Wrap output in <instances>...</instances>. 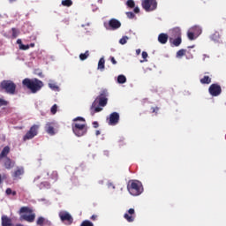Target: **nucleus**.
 <instances>
[{"label":"nucleus","instance_id":"1","mask_svg":"<svg viewBox=\"0 0 226 226\" xmlns=\"http://www.w3.org/2000/svg\"><path fill=\"white\" fill-rule=\"evenodd\" d=\"M109 96V91L107 89H102L98 95V97L94 100V102L92 103V106L90 108L91 110V116H94L96 112H102L103 110L102 108L100 107H105L109 102V99L107 98ZM99 106L96 107V105Z\"/></svg>","mask_w":226,"mask_h":226},{"label":"nucleus","instance_id":"2","mask_svg":"<svg viewBox=\"0 0 226 226\" xmlns=\"http://www.w3.org/2000/svg\"><path fill=\"white\" fill-rule=\"evenodd\" d=\"M22 86L23 87H26V89H28L33 94H36L38 91H41L44 84L43 81L36 78H26L22 80Z\"/></svg>","mask_w":226,"mask_h":226},{"label":"nucleus","instance_id":"3","mask_svg":"<svg viewBox=\"0 0 226 226\" xmlns=\"http://www.w3.org/2000/svg\"><path fill=\"white\" fill-rule=\"evenodd\" d=\"M127 190L131 195L137 197L140 195L142 192H144V188L142 187V184L137 180H132L127 185Z\"/></svg>","mask_w":226,"mask_h":226},{"label":"nucleus","instance_id":"4","mask_svg":"<svg viewBox=\"0 0 226 226\" xmlns=\"http://www.w3.org/2000/svg\"><path fill=\"white\" fill-rule=\"evenodd\" d=\"M0 86L7 94H15L17 91V85L11 80H4L1 82Z\"/></svg>","mask_w":226,"mask_h":226},{"label":"nucleus","instance_id":"5","mask_svg":"<svg viewBox=\"0 0 226 226\" xmlns=\"http://www.w3.org/2000/svg\"><path fill=\"white\" fill-rule=\"evenodd\" d=\"M72 132L76 137H84L87 133V124H72Z\"/></svg>","mask_w":226,"mask_h":226},{"label":"nucleus","instance_id":"6","mask_svg":"<svg viewBox=\"0 0 226 226\" xmlns=\"http://www.w3.org/2000/svg\"><path fill=\"white\" fill-rule=\"evenodd\" d=\"M141 6L145 11H154L158 8V2L156 0H143Z\"/></svg>","mask_w":226,"mask_h":226},{"label":"nucleus","instance_id":"7","mask_svg":"<svg viewBox=\"0 0 226 226\" xmlns=\"http://www.w3.org/2000/svg\"><path fill=\"white\" fill-rule=\"evenodd\" d=\"M38 130H40V125L38 124L32 125L29 131L23 137V140L26 142V140H31V139H34V137L38 135Z\"/></svg>","mask_w":226,"mask_h":226},{"label":"nucleus","instance_id":"8","mask_svg":"<svg viewBox=\"0 0 226 226\" xmlns=\"http://www.w3.org/2000/svg\"><path fill=\"white\" fill-rule=\"evenodd\" d=\"M58 216L61 222H63V223H65V225H72V223H73V217L70 213L66 211H60Z\"/></svg>","mask_w":226,"mask_h":226},{"label":"nucleus","instance_id":"9","mask_svg":"<svg viewBox=\"0 0 226 226\" xmlns=\"http://www.w3.org/2000/svg\"><path fill=\"white\" fill-rule=\"evenodd\" d=\"M208 92L211 96H220L222 94V87L214 83L209 87Z\"/></svg>","mask_w":226,"mask_h":226},{"label":"nucleus","instance_id":"10","mask_svg":"<svg viewBox=\"0 0 226 226\" xmlns=\"http://www.w3.org/2000/svg\"><path fill=\"white\" fill-rule=\"evenodd\" d=\"M106 29H111L112 31H116L121 27V21L116 19H109L108 26L105 25Z\"/></svg>","mask_w":226,"mask_h":226},{"label":"nucleus","instance_id":"11","mask_svg":"<svg viewBox=\"0 0 226 226\" xmlns=\"http://www.w3.org/2000/svg\"><path fill=\"white\" fill-rule=\"evenodd\" d=\"M202 33V29L200 26H193L191 31L187 33L188 39L191 41L195 40V36H199Z\"/></svg>","mask_w":226,"mask_h":226},{"label":"nucleus","instance_id":"12","mask_svg":"<svg viewBox=\"0 0 226 226\" xmlns=\"http://www.w3.org/2000/svg\"><path fill=\"white\" fill-rule=\"evenodd\" d=\"M108 124L109 126H116L119 123V113L113 112L109 115V117L107 118Z\"/></svg>","mask_w":226,"mask_h":226},{"label":"nucleus","instance_id":"13","mask_svg":"<svg viewBox=\"0 0 226 226\" xmlns=\"http://www.w3.org/2000/svg\"><path fill=\"white\" fill-rule=\"evenodd\" d=\"M124 220L128 222L129 223H132L135 222V209L130 208L124 215Z\"/></svg>","mask_w":226,"mask_h":226},{"label":"nucleus","instance_id":"14","mask_svg":"<svg viewBox=\"0 0 226 226\" xmlns=\"http://www.w3.org/2000/svg\"><path fill=\"white\" fill-rule=\"evenodd\" d=\"M3 163L4 169H6L7 170H10L11 169H13L15 167V162L11 161L10 157H4Z\"/></svg>","mask_w":226,"mask_h":226},{"label":"nucleus","instance_id":"15","mask_svg":"<svg viewBox=\"0 0 226 226\" xmlns=\"http://www.w3.org/2000/svg\"><path fill=\"white\" fill-rule=\"evenodd\" d=\"M45 132L48 133V135L54 136L56 133H57V131L56 130V127L54 126L53 123H48L45 125Z\"/></svg>","mask_w":226,"mask_h":226},{"label":"nucleus","instance_id":"16","mask_svg":"<svg viewBox=\"0 0 226 226\" xmlns=\"http://www.w3.org/2000/svg\"><path fill=\"white\" fill-rule=\"evenodd\" d=\"M170 41H172L174 38H180L181 37V28L179 27H175L170 30Z\"/></svg>","mask_w":226,"mask_h":226},{"label":"nucleus","instance_id":"17","mask_svg":"<svg viewBox=\"0 0 226 226\" xmlns=\"http://www.w3.org/2000/svg\"><path fill=\"white\" fill-rule=\"evenodd\" d=\"M11 148L10 147L6 146L3 148L2 152L0 153V163L3 162V158H8V154H10Z\"/></svg>","mask_w":226,"mask_h":226},{"label":"nucleus","instance_id":"18","mask_svg":"<svg viewBox=\"0 0 226 226\" xmlns=\"http://www.w3.org/2000/svg\"><path fill=\"white\" fill-rule=\"evenodd\" d=\"M22 220H25V222H28L29 223H33L34 222V218H36L35 214H31V215H21Z\"/></svg>","mask_w":226,"mask_h":226},{"label":"nucleus","instance_id":"19","mask_svg":"<svg viewBox=\"0 0 226 226\" xmlns=\"http://www.w3.org/2000/svg\"><path fill=\"white\" fill-rule=\"evenodd\" d=\"M158 41L162 43V45H165V43L169 41V35L167 34H160L158 35Z\"/></svg>","mask_w":226,"mask_h":226},{"label":"nucleus","instance_id":"20","mask_svg":"<svg viewBox=\"0 0 226 226\" xmlns=\"http://www.w3.org/2000/svg\"><path fill=\"white\" fill-rule=\"evenodd\" d=\"M2 225L3 226H11V219L6 215L2 216Z\"/></svg>","mask_w":226,"mask_h":226},{"label":"nucleus","instance_id":"21","mask_svg":"<svg viewBox=\"0 0 226 226\" xmlns=\"http://www.w3.org/2000/svg\"><path fill=\"white\" fill-rule=\"evenodd\" d=\"M72 124H86V118L78 117L73 119V123Z\"/></svg>","mask_w":226,"mask_h":226},{"label":"nucleus","instance_id":"22","mask_svg":"<svg viewBox=\"0 0 226 226\" xmlns=\"http://www.w3.org/2000/svg\"><path fill=\"white\" fill-rule=\"evenodd\" d=\"M23 174H24V168L21 167V168H18V169L13 172L12 177H20V176H23Z\"/></svg>","mask_w":226,"mask_h":226},{"label":"nucleus","instance_id":"23","mask_svg":"<svg viewBox=\"0 0 226 226\" xmlns=\"http://www.w3.org/2000/svg\"><path fill=\"white\" fill-rule=\"evenodd\" d=\"M47 223H49V220L45 219L42 216L39 217L36 221V225H39V226H43Z\"/></svg>","mask_w":226,"mask_h":226},{"label":"nucleus","instance_id":"24","mask_svg":"<svg viewBox=\"0 0 226 226\" xmlns=\"http://www.w3.org/2000/svg\"><path fill=\"white\" fill-rule=\"evenodd\" d=\"M183 40L181 39V37H175L170 43H173L174 47H179V45H181Z\"/></svg>","mask_w":226,"mask_h":226},{"label":"nucleus","instance_id":"25","mask_svg":"<svg viewBox=\"0 0 226 226\" xmlns=\"http://www.w3.org/2000/svg\"><path fill=\"white\" fill-rule=\"evenodd\" d=\"M98 70H101V72H103V70H105V58H100L98 62Z\"/></svg>","mask_w":226,"mask_h":226},{"label":"nucleus","instance_id":"26","mask_svg":"<svg viewBox=\"0 0 226 226\" xmlns=\"http://www.w3.org/2000/svg\"><path fill=\"white\" fill-rule=\"evenodd\" d=\"M49 179L53 181V183H56L59 179V174H57V171H52L49 175Z\"/></svg>","mask_w":226,"mask_h":226},{"label":"nucleus","instance_id":"27","mask_svg":"<svg viewBox=\"0 0 226 226\" xmlns=\"http://www.w3.org/2000/svg\"><path fill=\"white\" fill-rule=\"evenodd\" d=\"M73 5V1L72 0H62V6H66L67 8H70V6Z\"/></svg>","mask_w":226,"mask_h":226},{"label":"nucleus","instance_id":"28","mask_svg":"<svg viewBox=\"0 0 226 226\" xmlns=\"http://www.w3.org/2000/svg\"><path fill=\"white\" fill-rule=\"evenodd\" d=\"M89 57V50H87L85 53L79 55L80 61H86Z\"/></svg>","mask_w":226,"mask_h":226},{"label":"nucleus","instance_id":"29","mask_svg":"<svg viewBox=\"0 0 226 226\" xmlns=\"http://www.w3.org/2000/svg\"><path fill=\"white\" fill-rule=\"evenodd\" d=\"M200 83L201 84H211V79L209 76H204L201 79H200Z\"/></svg>","mask_w":226,"mask_h":226},{"label":"nucleus","instance_id":"30","mask_svg":"<svg viewBox=\"0 0 226 226\" xmlns=\"http://www.w3.org/2000/svg\"><path fill=\"white\" fill-rule=\"evenodd\" d=\"M117 82H118V84H124L126 82V76L119 75L117 77Z\"/></svg>","mask_w":226,"mask_h":226},{"label":"nucleus","instance_id":"31","mask_svg":"<svg viewBox=\"0 0 226 226\" xmlns=\"http://www.w3.org/2000/svg\"><path fill=\"white\" fill-rule=\"evenodd\" d=\"M186 55V49H180L177 52V57H183V56Z\"/></svg>","mask_w":226,"mask_h":226},{"label":"nucleus","instance_id":"32","mask_svg":"<svg viewBox=\"0 0 226 226\" xmlns=\"http://www.w3.org/2000/svg\"><path fill=\"white\" fill-rule=\"evenodd\" d=\"M6 195H12L13 197H15V195H17V192L16 191H12L11 188H7L5 191Z\"/></svg>","mask_w":226,"mask_h":226},{"label":"nucleus","instance_id":"33","mask_svg":"<svg viewBox=\"0 0 226 226\" xmlns=\"http://www.w3.org/2000/svg\"><path fill=\"white\" fill-rule=\"evenodd\" d=\"M126 6H128V8H135V1L127 0Z\"/></svg>","mask_w":226,"mask_h":226},{"label":"nucleus","instance_id":"34","mask_svg":"<svg viewBox=\"0 0 226 226\" xmlns=\"http://www.w3.org/2000/svg\"><path fill=\"white\" fill-rule=\"evenodd\" d=\"M33 211L31 209H29V207H22L19 209V213H32Z\"/></svg>","mask_w":226,"mask_h":226},{"label":"nucleus","instance_id":"35","mask_svg":"<svg viewBox=\"0 0 226 226\" xmlns=\"http://www.w3.org/2000/svg\"><path fill=\"white\" fill-rule=\"evenodd\" d=\"M127 41H128V36H124L119 40V43L121 45H126Z\"/></svg>","mask_w":226,"mask_h":226},{"label":"nucleus","instance_id":"36","mask_svg":"<svg viewBox=\"0 0 226 226\" xmlns=\"http://www.w3.org/2000/svg\"><path fill=\"white\" fill-rule=\"evenodd\" d=\"M49 87L53 91H57V89H59V87H57V85L55 83H49Z\"/></svg>","mask_w":226,"mask_h":226},{"label":"nucleus","instance_id":"37","mask_svg":"<svg viewBox=\"0 0 226 226\" xmlns=\"http://www.w3.org/2000/svg\"><path fill=\"white\" fill-rule=\"evenodd\" d=\"M8 101H5L4 99L0 98V107H6L8 105Z\"/></svg>","mask_w":226,"mask_h":226},{"label":"nucleus","instance_id":"38","mask_svg":"<svg viewBox=\"0 0 226 226\" xmlns=\"http://www.w3.org/2000/svg\"><path fill=\"white\" fill-rule=\"evenodd\" d=\"M12 31V38H17L19 36V30L16 28H11Z\"/></svg>","mask_w":226,"mask_h":226},{"label":"nucleus","instance_id":"39","mask_svg":"<svg viewBox=\"0 0 226 226\" xmlns=\"http://www.w3.org/2000/svg\"><path fill=\"white\" fill-rule=\"evenodd\" d=\"M51 114H56L57 112V104H54L52 107H51Z\"/></svg>","mask_w":226,"mask_h":226},{"label":"nucleus","instance_id":"40","mask_svg":"<svg viewBox=\"0 0 226 226\" xmlns=\"http://www.w3.org/2000/svg\"><path fill=\"white\" fill-rule=\"evenodd\" d=\"M126 15L128 19H135V14L132 11H127Z\"/></svg>","mask_w":226,"mask_h":226},{"label":"nucleus","instance_id":"41","mask_svg":"<svg viewBox=\"0 0 226 226\" xmlns=\"http://www.w3.org/2000/svg\"><path fill=\"white\" fill-rule=\"evenodd\" d=\"M19 49L21 50H29V45L20 44Z\"/></svg>","mask_w":226,"mask_h":226},{"label":"nucleus","instance_id":"42","mask_svg":"<svg viewBox=\"0 0 226 226\" xmlns=\"http://www.w3.org/2000/svg\"><path fill=\"white\" fill-rule=\"evenodd\" d=\"M142 57H143V59H145V60H141L140 63H144V61H147V60H146V59H147V52L143 51V52H142Z\"/></svg>","mask_w":226,"mask_h":226},{"label":"nucleus","instance_id":"43","mask_svg":"<svg viewBox=\"0 0 226 226\" xmlns=\"http://www.w3.org/2000/svg\"><path fill=\"white\" fill-rule=\"evenodd\" d=\"M151 110L153 112V114H158V110H160V108L159 107H153L151 108Z\"/></svg>","mask_w":226,"mask_h":226},{"label":"nucleus","instance_id":"44","mask_svg":"<svg viewBox=\"0 0 226 226\" xmlns=\"http://www.w3.org/2000/svg\"><path fill=\"white\" fill-rule=\"evenodd\" d=\"M90 220H92L93 222H96V220H98V215H93L90 217Z\"/></svg>","mask_w":226,"mask_h":226},{"label":"nucleus","instance_id":"45","mask_svg":"<svg viewBox=\"0 0 226 226\" xmlns=\"http://www.w3.org/2000/svg\"><path fill=\"white\" fill-rule=\"evenodd\" d=\"M110 61H111L112 64H117V61H116V58H114V56L110 57Z\"/></svg>","mask_w":226,"mask_h":226},{"label":"nucleus","instance_id":"46","mask_svg":"<svg viewBox=\"0 0 226 226\" xmlns=\"http://www.w3.org/2000/svg\"><path fill=\"white\" fill-rule=\"evenodd\" d=\"M98 126H100V124H98L97 121L93 122V127L94 128H98Z\"/></svg>","mask_w":226,"mask_h":226},{"label":"nucleus","instance_id":"47","mask_svg":"<svg viewBox=\"0 0 226 226\" xmlns=\"http://www.w3.org/2000/svg\"><path fill=\"white\" fill-rule=\"evenodd\" d=\"M133 11L134 13H140V9L139 7H135Z\"/></svg>","mask_w":226,"mask_h":226},{"label":"nucleus","instance_id":"48","mask_svg":"<svg viewBox=\"0 0 226 226\" xmlns=\"http://www.w3.org/2000/svg\"><path fill=\"white\" fill-rule=\"evenodd\" d=\"M136 54H137V56H139V55H140V49H136Z\"/></svg>","mask_w":226,"mask_h":226},{"label":"nucleus","instance_id":"49","mask_svg":"<svg viewBox=\"0 0 226 226\" xmlns=\"http://www.w3.org/2000/svg\"><path fill=\"white\" fill-rule=\"evenodd\" d=\"M101 133H102V132H100V131H96V132H95V135H97V136L100 135Z\"/></svg>","mask_w":226,"mask_h":226},{"label":"nucleus","instance_id":"50","mask_svg":"<svg viewBox=\"0 0 226 226\" xmlns=\"http://www.w3.org/2000/svg\"><path fill=\"white\" fill-rule=\"evenodd\" d=\"M38 75H39V77L43 78V72H40Z\"/></svg>","mask_w":226,"mask_h":226},{"label":"nucleus","instance_id":"51","mask_svg":"<svg viewBox=\"0 0 226 226\" xmlns=\"http://www.w3.org/2000/svg\"><path fill=\"white\" fill-rule=\"evenodd\" d=\"M3 183V177L0 175V185Z\"/></svg>","mask_w":226,"mask_h":226},{"label":"nucleus","instance_id":"52","mask_svg":"<svg viewBox=\"0 0 226 226\" xmlns=\"http://www.w3.org/2000/svg\"><path fill=\"white\" fill-rule=\"evenodd\" d=\"M33 48V47H34V43H30V45H29V48Z\"/></svg>","mask_w":226,"mask_h":226},{"label":"nucleus","instance_id":"53","mask_svg":"<svg viewBox=\"0 0 226 226\" xmlns=\"http://www.w3.org/2000/svg\"><path fill=\"white\" fill-rule=\"evenodd\" d=\"M17 43H22V41H21L20 39H19V40L17 41Z\"/></svg>","mask_w":226,"mask_h":226},{"label":"nucleus","instance_id":"54","mask_svg":"<svg viewBox=\"0 0 226 226\" xmlns=\"http://www.w3.org/2000/svg\"><path fill=\"white\" fill-rule=\"evenodd\" d=\"M16 226H24L23 224H17Z\"/></svg>","mask_w":226,"mask_h":226},{"label":"nucleus","instance_id":"55","mask_svg":"<svg viewBox=\"0 0 226 226\" xmlns=\"http://www.w3.org/2000/svg\"><path fill=\"white\" fill-rule=\"evenodd\" d=\"M10 1V3H13V1H15V0H9Z\"/></svg>","mask_w":226,"mask_h":226}]
</instances>
